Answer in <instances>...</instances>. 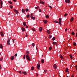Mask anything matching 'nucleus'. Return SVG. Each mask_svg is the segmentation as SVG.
I'll list each match as a JSON object with an SVG mask.
<instances>
[{"instance_id": "obj_30", "label": "nucleus", "mask_w": 77, "mask_h": 77, "mask_svg": "<svg viewBox=\"0 0 77 77\" xmlns=\"http://www.w3.org/2000/svg\"><path fill=\"white\" fill-rule=\"evenodd\" d=\"M68 71V68H66V72H67Z\"/></svg>"}, {"instance_id": "obj_28", "label": "nucleus", "mask_w": 77, "mask_h": 77, "mask_svg": "<svg viewBox=\"0 0 77 77\" xmlns=\"http://www.w3.org/2000/svg\"><path fill=\"white\" fill-rule=\"evenodd\" d=\"M31 70L32 71H33V70H34V67H33V66H32L31 68Z\"/></svg>"}, {"instance_id": "obj_63", "label": "nucleus", "mask_w": 77, "mask_h": 77, "mask_svg": "<svg viewBox=\"0 0 77 77\" xmlns=\"http://www.w3.org/2000/svg\"><path fill=\"white\" fill-rule=\"evenodd\" d=\"M76 35H77V32H76Z\"/></svg>"}, {"instance_id": "obj_11", "label": "nucleus", "mask_w": 77, "mask_h": 77, "mask_svg": "<svg viewBox=\"0 0 77 77\" xmlns=\"http://www.w3.org/2000/svg\"><path fill=\"white\" fill-rule=\"evenodd\" d=\"M43 22L45 24H47V22H48V21L46 20H43Z\"/></svg>"}, {"instance_id": "obj_12", "label": "nucleus", "mask_w": 77, "mask_h": 77, "mask_svg": "<svg viewBox=\"0 0 77 77\" xmlns=\"http://www.w3.org/2000/svg\"><path fill=\"white\" fill-rule=\"evenodd\" d=\"M47 33L48 34H50V33H51V31H50L49 30H47Z\"/></svg>"}, {"instance_id": "obj_9", "label": "nucleus", "mask_w": 77, "mask_h": 77, "mask_svg": "<svg viewBox=\"0 0 77 77\" xmlns=\"http://www.w3.org/2000/svg\"><path fill=\"white\" fill-rule=\"evenodd\" d=\"M65 2L67 3H69V2H70V0H65Z\"/></svg>"}, {"instance_id": "obj_31", "label": "nucleus", "mask_w": 77, "mask_h": 77, "mask_svg": "<svg viewBox=\"0 0 77 77\" xmlns=\"http://www.w3.org/2000/svg\"><path fill=\"white\" fill-rule=\"evenodd\" d=\"M70 57L71 58V59H72V55H71V54H70Z\"/></svg>"}, {"instance_id": "obj_24", "label": "nucleus", "mask_w": 77, "mask_h": 77, "mask_svg": "<svg viewBox=\"0 0 77 77\" xmlns=\"http://www.w3.org/2000/svg\"><path fill=\"white\" fill-rule=\"evenodd\" d=\"M31 17V18L32 20H35V17H33V16H32Z\"/></svg>"}, {"instance_id": "obj_1", "label": "nucleus", "mask_w": 77, "mask_h": 77, "mask_svg": "<svg viewBox=\"0 0 77 77\" xmlns=\"http://www.w3.org/2000/svg\"><path fill=\"white\" fill-rule=\"evenodd\" d=\"M26 57L27 59V60H29V61H30V57H29V55H26Z\"/></svg>"}, {"instance_id": "obj_40", "label": "nucleus", "mask_w": 77, "mask_h": 77, "mask_svg": "<svg viewBox=\"0 0 77 77\" xmlns=\"http://www.w3.org/2000/svg\"><path fill=\"white\" fill-rule=\"evenodd\" d=\"M39 6H37L35 7V9H39Z\"/></svg>"}, {"instance_id": "obj_57", "label": "nucleus", "mask_w": 77, "mask_h": 77, "mask_svg": "<svg viewBox=\"0 0 77 77\" xmlns=\"http://www.w3.org/2000/svg\"><path fill=\"white\" fill-rule=\"evenodd\" d=\"M0 69H2V66H1L0 65Z\"/></svg>"}, {"instance_id": "obj_47", "label": "nucleus", "mask_w": 77, "mask_h": 77, "mask_svg": "<svg viewBox=\"0 0 77 77\" xmlns=\"http://www.w3.org/2000/svg\"><path fill=\"white\" fill-rule=\"evenodd\" d=\"M32 30H33L34 31H36V30H35V29H33V28H32Z\"/></svg>"}, {"instance_id": "obj_55", "label": "nucleus", "mask_w": 77, "mask_h": 77, "mask_svg": "<svg viewBox=\"0 0 77 77\" xmlns=\"http://www.w3.org/2000/svg\"><path fill=\"white\" fill-rule=\"evenodd\" d=\"M44 72H47V70H45L44 71Z\"/></svg>"}, {"instance_id": "obj_39", "label": "nucleus", "mask_w": 77, "mask_h": 77, "mask_svg": "<svg viewBox=\"0 0 77 77\" xmlns=\"http://www.w3.org/2000/svg\"><path fill=\"white\" fill-rule=\"evenodd\" d=\"M32 47H35V43H33L32 44Z\"/></svg>"}, {"instance_id": "obj_33", "label": "nucleus", "mask_w": 77, "mask_h": 77, "mask_svg": "<svg viewBox=\"0 0 77 77\" xmlns=\"http://www.w3.org/2000/svg\"><path fill=\"white\" fill-rule=\"evenodd\" d=\"M53 22H54V23H58V21L57 20H55Z\"/></svg>"}, {"instance_id": "obj_36", "label": "nucleus", "mask_w": 77, "mask_h": 77, "mask_svg": "<svg viewBox=\"0 0 77 77\" xmlns=\"http://www.w3.org/2000/svg\"><path fill=\"white\" fill-rule=\"evenodd\" d=\"M10 8H11V9H12V8H13V6H12V5H10Z\"/></svg>"}, {"instance_id": "obj_54", "label": "nucleus", "mask_w": 77, "mask_h": 77, "mask_svg": "<svg viewBox=\"0 0 77 77\" xmlns=\"http://www.w3.org/2000/svg\"><path fill=\"white\" fill-rule=\"evenodd\" d=\"M32 15H33V14H30V17H31L33 16H32Z\"/></svg>"}, {"instance_id": "obj_38", "label": "nucleus", "mask_w": 77, "mask_h": 77, "mask_svg": "<svg viewBox=\"0 0 77 77\" xmlns=\"http://www.w3.org/2000/svg\"><path fill=\"white\" fill-rule=\"evenodd\" d=\"M26 17L27 18H29V17H30V15H29V14H27Z\"/></svg>"}, {"instance_id": "obj_32", "label": "nucleus", "mask_w": 77, "mask_h": 77, "mask_svg": "<svg viewBox=\"0 0 77 77\" xmlns=\"http://www.w3.org/2000/svg\"><path fill=\"white\" fill-rule=\"evenodd\" d=\"M8 3L11 5L12 4V2L11 1H8Z\"/></svg>"}, {"instance_id": "obj_59", "label": "nucleus", "mask_w": 77, "mask_h": 77, "mask_svg": "<svg viewBox=\"0 0 77 77\" xmlns=\"http://www.w3.org/2000/svg\"><path fill=\"white\" fill-rule=\"evenodd\" d=\"M36 74L37 75V77H38V74H37V73H36Z\"/></svg>"}, {"instance_id": "obj_58", "label": "nucleus", "mask_w": 77, "mask_h": 77, "mask_svg": "<svg viewBox=\"0 0 77 77\" xmlns=\"http://www.w3.org/2000/svg\"><path fill=\"white\" fill-rule=\"evenodd\" d=\"M36 49L37 50V51H38V48H37V47H36Z\"/></svg>"}, {"instance_id": "obj_50", "label": "nucleus", "mask_w": 77, "mask_h": 77, "mask_svg": "<svg viewBox=\"0 0 77 77\" xmlns=\"http://www.w3.org/2000/svg\"><path fill=\"white\" fill-rule=\"evenodd\" d=\"M19 73L20 74H22V73H21V71H19Z\"/></svg>"}, {"instance_id": "obj_56", "label": "nucleus", "mask_w": 77, "mask_h": 77, "mask_svg": "<svg viewBox=\"0 0 77 77\" xmlns=\"http://www.w3.org/2000/svg\"><path fill=\"white\" fill-rule=\"evenodd\" d=\"M26 37H27V33H26Z\"/></svg>"}, {"instance_id": "obj_41", "label": "nucleus", "mask_w": 77, "mask_h": 77, "mask_svg": "<svg viewBox=\"0 0 77 77\" xmlns=\"http://www.w3.org/2000/svg\"><path fill=\"white\" fill-rule=\"evenodd\" d=\"M67 15H68V14H64V17H66V16H67Z\"/></svg>"}, {"instance_id": "obj_17", "label": "nucleus", "mask_w": 77, "mask_h": 77, "mask_svg": "<svg viewBox=\"0 0 77 77\" xmlns=\"http://www.w3.org/2000/svg\"><path fill=\"white\" fill-rule=\"evenodd\" d=\"M73 20H74V17H72L70 19V21H71V22H72V21H73Z\"/></svg>"}, {"instance_id": "obj_26", "label": "nucleus", "mask_w": 77, "mask_h": 77, "mask_svg": "<svg viewBox=\"0 0 77 77\" xmlns=\"http://www.w3.org/2000/svg\"><path fill=\"white\" fill-rule=\"evenodd\" d=\"M22 12H23V13L25 12V10H24V9L23 8L22 10Z\"/></svg>"}, {"instance_id": "obj_3", "label": "nucleus", "mask_w": 77, "mask_h": 77, "mask_svg": "<svg viewBox=\"0 0 77 77\" xmlns=\"http://www.w3.org/2000/svg\"><path fill=\"white\" fill-rule=\"evenodd\" d=\"M7 44L8 45H11V44H10V41L9 40V38H8L7 41Z\"/></svg>"}, {"instance_id": "obj_42", "label": "nucleus", "mask_w": 77, "mask_h": 77, "mask_svg": "<svg viewBox=\"0 0 77 77\" xmlns=\"http://www.w3.org/2000/svg\"><path fill=\"white\" fill-rule=\"evenodd\" d=\"M25 11H26V12H27L28 11H29V9L27 8H26V9Z\"/></svg>"}, {"instance_id": "obj_14", "label": "nucleus", "mask_w": 77, "mask_h": 77, "mask_svg": "<svg viewBox=\"0 0 77 77\" xmlns=\"http://www.w3.org/2000/svg\"><path fill=\"white\" fill-rule=\"evenodd\" d=\"M60 57L61 59L62 60V59H63V57L62 56L61 54L60 55Z\"/></svg>"}, {"instance_id": "obj_60", "label": "nucleus", "mask_w": 77, "mask_h": 77, "mask_svg": "<svg viewBox=\"0 0 77 77\" xmlns=\"http://www.w3.org/2000/svg\"><path fill=\"white\" fill-rule=\"evenodd\" d=\"M13 1H14V2H16V0H13Z\"/></svg>"}, {"instance_id": "obj_53", "label": "nucleus", "mask_w": 77, "mask_h": 77, "mask_svg": "<svg viewBox=\"0 0 77 77\" xmlns=\"http://www.w3.org/2000/svg\"><path fill=\"white\" fill-rule=\"evenodd\" d=\"M26 28H28V26H27V25H26V26H25Z\"/></svg>"}, {"instance_id": "obj_20", "label": "nucleus", "mask_w": 77, "mask_h": 77, "mask_svg": "<svg viewBox=\"0 0 77 77\" xmlns=\"http://www.w3.org/2000/svg\"><path fill=\"white\" fill-rule=\"evenodd\" d=\"M23 24L25 27H26V22H23Z\"/></svg>"}, {"instance_id": "obj_4", "label": "nucleus", "mask_w": 77, "mask_h": 77, "mask_svg": "<svg viewBox=\"0 0 77 77\" xmlns=\"http://www.w3.org/2000/svg\"><path fill=\"white\" fill-rule=\"evenodd\" d=\"M14 10L16 14H18V13H19V12H18V10L15 9H14Z\"/></svg>"}, {"instance_id": "obj_10", "label": "nucleus", "mask_w": 77, "mask_h": 77, "mask_svg": "<svg viewBox=\"0 0 77 77\" xmlns=\"http://www.w3.org/2000/svg\"><path fill=\"white\" fill-rule=\"evenodd\" d=\"M11 60H14V56H12L11 58H10Z\"/></svg>"}, {"instance_id": "obj_6", "label": "nucleus", "mask_w": 77, "mask_h": 77, "mask_svg": "<svg viewBox=\"0 0 77 77\" xmlns=\"http://www.w3.org/2000/svg\"><path fill=\"white\" fill-rule=\"evenodd\" d=\"M54 68L55 69H57V66L56 64H54L53 66Z\"/></svg>"}, {"instance_id": "obj_19", "label": "nucleus", "mask_w": 77, "mask_h": 77, "mask_svg": "<svg viewBox=\"0 0 77 77\" xmlns=\"http://www.w3.org/2000/svg\"><path fill=\"white\" fill-rule=\"evenodd\" d=\"M26 54L27 55H28V56H29V51H26Z\"/></svg>"}, {"instance_id": "obj_5", "label": "nucleus", "mask_w": 77, "mask_h": 77, "mask_svg": "<svg viewBox=\"0 0 77 77\" xmlns=\"http://www.w3.org/2000/svg\"><path fill=\"white\" fill-rule=\"evenodd\" d=\"M53 45H55L56 46H57V43L55 42H53Z\"/></svg>"}, {"instance_id": "obj_13", "label": "nucleus", "mask_w": 77, "mask_h": 77, "mask_svg": "<svg viewBox=\"0 0 77 77\" xmlns=\"http://www.w3.org/2000/svg\"><path fill=\"white\" fill-rule=\"evenodd\" d=\"M0 5H1V8H2V0H0Z\"/></svg>"}, {"instance_id": "obj_8", "label": "nucleus", "mask_w": 77, "mask_h": 77, "mask_svg": "<svg viewBox=\"0 0 77 77\" xmlns=\"http://www.w3.org/2000/svg\"><path fill=\"white\" fill-rule=\"evenodd\" d=\"M38 65L37 66V68L38 69H39L40 68V64L38 65V64H37Z\"/></svg>"}, {"instance_id": "obj_51", "label": "nucleus", "mask_w": 77, "mask_h": 77, "mask_svg": "<svg viewBox=\"0 0 77 77\" xmlns=\"http://www.w3.org/2000/svg\"><path fill=\"white\" fill-rule=\"evenodd\" d=\"M12 40L13 41V43H14V41H15V39H12Z\"/></svg>"}, {"instance_id": "obj_64", "label": "nucleus", "mask_w": 77, "mask_h": 77, "mask_svg": "<svg viewBox=\"0 0 77 77\" xmlns=\"http://www.w3.org/2000/svg\"><path fill=\"white\" fill-rule=\"evenodd\" d=\"M68 74H69V72H68Z\"/></svg>"}, {"instance_id": "obj_21", "label": "nucleus", "mask_w": 77, "mask_h": 77, "mask_svg": "<svg viewBox=\"0 0 77 77\" xmlns=\"http://www.w3.org/2000/svg\"><path fill=\"white\" fill-rule=\"evenodd\" d=\"M40 1L41 3H42V4L43 5H44L45 4L44 2L42 1L41 0H40Z\"/></svg>"}, {"instance_id": "obj_35", "label": "nucleus", "mask_w": 77, "mask_h": 77, "mask_svg": "<svg viewBox=\"0 0 77 77\" xmlns=\"http://www.w3.org/2000/svg\"><path fill=\"white\" fill-rule=\"evenodd\" d=\"M72 35H75V34L74 33V32H72Z\"/></svg>"}, {"instance_id": "obj_15", "label": "nucleus", "mask_w": 77, "mask_h": 77, "mask_svg": "<svg viewBox=\"0 0 77 77\" xmlns=\"http://www.w3.org/2000/svg\"><path fill=\"white\" fill-rule=\"evenodd\" d=\"M0 48H2V49H3V45H2V44H0Z\"/></svg>"}, {"instance_id": "obj_37", "label": "nucleus", "mask_w": 77, "mask_h": 77, "mask_svg": "<svg viewBox=\"0 0 77 77\" xmlns=\"http://www.w3.org/2000/svg\"><path fill=\"white\" fill-rule=\"evenodd\" d=\"M45 17L46 18H48L49 17V16H48V15H46Z\"/></svg>"}, {"instance_id": "obj_46", "label": "nucleus", "mask_w": 77, "mask_h": 77, "mask_svg": "<svg viewBox=\"0 0 77 77\" xmlns=\"http://www.w3.org/2000/svg\"><path fill=\"white\" fill-rule=\"evenodd\" d=\"M25 58H26V55H24V56H23V59H25Z\"/></svg>"}, {"instance_id": "obj_29", "label": "nucleus", "mask_w": 77, "mask_h": 77, "mask_svg": "<svg viewBox=\"0 0 77 77\" xmlns=\"http://www.w3.org/2000/svg\"><path fill=\"white\" fill-rule=\"evenodd\" d=\"M3 57H2L0 59V61H2L3 60Z\"/></svg>"}, {"instance_id": "obj_45", "label": "nucleus", "mask_w": 77, "mask_h": 77, "mask_svg": "<svg viewBox=\"0 0 77 77\" xmlns=\"http://www.w3.org/2000/svg\"><path fill=\"white\" fill-rule=\"evenodd\" d=\"M14 56L15 57H17V54L16 53L15 54Z\"/></svg>"}, {"instance_id": "obj_2", "label": "nucleus", "mask_w": 77, "mask_h": 77, "mask_svg": "<svg viewBox=\"0 0 77 77\" xmlns=\"http://www.w3.org/2000/svg\"><path fill=\"white\" fill-rule=\"evenodd\" d=\"M58 23L59 24H61V23H62V20H61V19L60 18H59V22H58Z\"/></svg>"}, {"instance_id": "obj_7", "label": "nucleus", "mask_w": 77, "mask_h": 77, "mask_svg": "<svg viewBox=\"0 0 77 77\" xmlns=\"http://www.w3.org/2000/svg\"><path fill=\"white\" fill-rule=\"evenodd\" d=\"M1 36H4V34H3V31H1L0 32Z\"/></svg>"}, {"instance_id": "obj_61", "label": "nucleus", "mask_w": 77, "mask_h": 77, "mask_svg": "<svg viewBox=\"0 0 77 77\" xmlns=\"http://www.w3.org/2000/svg\"><path fill=\"white\" fill-rule=\"evenodd\" d=\"M72 77H74V75H72Z\"/></svg>"}, {"instance_id": "obj_34", "label": "nucleus", "mask_w": 77, "mask_h": 77, "mask_svg": "<svg viewBox=\"0 0 77 77\" xmlns=\"http://www.w3.org/2000/svg\"><path fill=\"white\" fill-rule=\"evenodd\" d=\"M56 39V37H54L53 38H52V40L53 41H54V40H55Z\"/></svg>"}, {"instance_id": "obj_48", "label": "nucleus", "mask_w": 77, "mask_h": 77, "mask_svg": "<svg viewBox=\"0 0 77 77\" xmlns=\"http://www.w3.org/2000/svg\"><path fill=\"white\" fill-rule=\"evenodd\" d=\"M49 7L50 8V9H52V7H51V6L49 5Z\"/></svg>"}, {"instance_id": "obj_23", "label": "nucleus", "mask_w": 77, "mask_h": 77, "mask_svg": "<svg viewBox=\"0 0 77 77\" xmlns=\"http://www.w3.org/2000/svg\"><path fill=\"white\" fill-rule=\"evenodd\" d=\"M41 61L42 63H44V60L43 59H42L41 60Z\"/></svg>"}, {"instance_id": "obj_18", "label": "nucleus", "mask_w": 77, "mask_h": 77, "mask_svg": "<svg viewBox=\"0 0 77 77\" xmlns=\"http://www.w3.org/2000/svg\"><path fill=\"white\" fill-rule=\"evenodd\" d=\"M22 73H23L24 75H27V72H23Z\"/></svg>"}, {"instance_id": "obj_49", "label": "nucleus", "mask_w": 77, "mask_h": 77, "mask_svg": "<svg viewBox=\"0 0 77 77\" xmlns=\"http://www.w3.org/2000/svg\"><path fill=\"white\" fill-rule=\"evenodd\" d=\"M67 30H68V29H67V28H66L65 29V32L67 31Z\"/></svg>"}, {"instance_id": "obj_16", "label": "nucleus", "mask_w": 77, "mask_h": 77, "mask_svg": "<svg viewBox=\"0 0 77 77\" xmlns=\"http://www.w3.org/2000/svg\"><path fill=\"white\" fill-rule=\"evenodd\" d=\"M21 29L22 32H24L25 31V28L22 27Z\"/></svg>"}, {"instance_id": "obj_44", "label": "nucleus", "mask_w": 77, "mask_h": 77, "mask_svg": "<svg viewBox=\"0 0 77 77\" xmlns=\"http://www.w3.org/2000/svg\"><path fill=\"white\" fill-rule=\"evenodd\" d=\"M73 45L74 46H75V45H76V43H73Z\"/></svg>"}, {"instance_id": "obj_22", "label": "nucleus", "mask_w": 77, "mask_h": 77, "mask_svg": "<svg viewBox=\"0 0 77 77\" xmlns=\"http://www.w3.org/2000/svg\"><path fill=\"white\" fill-rule=\"evenodd\" d=\"M42 27H40L39 29V31H40V32H42Z\"/></svg>"}, {"instance_id": "obj_25", "label": "nucleus", "mask_w": 77, "mask_h": 77, "mask_svg": "<svg viewBox=\"0 0 77 77\" xmlns=\"http://www.w3.org/2000/svg\"><path fill=\"white\" fill-rule=\"evenodd\" d=\"M51 49H52V47H51V46H50L49 48V50H50V51H51Z\"/></svg>"}, {"instance_id": "obj_43", "label": "nucleus", "mask_w": 77, "mask_h": 77, "mask_svg": "<svg viewBox=\"0 0 77 77\" xmlns=\"http://www.w3.org/2000/svg\"><path fill=\"white\" fill-rule=\"evenodd\" d=\"M39 12H42V10L41 9H39Z\"/></svg>"}, {"instance_id": "obj_27", "label": "nucleus", "mask_w": 77, "mask_h": 77, "mask_svg": "<svg viewBox=\"0 0 77 77\" xmlns=\"http://www.w3.org/2000/svg\"><path fill=\"white\" fill-rule=\"evenodd\" d=\"M52 37V35H49V38H51V37Z\"/></svg>"}, {"instance_id": "obj_62", "label": "nucleus", "mask_w": 77, "mask_h": 77, "mask_svg": "<svg viewBox=\"0 0 77 77\" xmlns=\"http://www.w3.org/2000/svg\"><path fill=\"white\" fill-rule=\"evenodd\" d=\"M8 15H10V12L8 14Z\"/></svg>"}, {"instance_id": "obj_52", "label": "nucleus", "mask_w": 77, "mask_h": 77, "mask_svg": "<svg viewBox=\"0 0 77 77\" xmlns=\"http://www.w3.org/2000/svg\"><path fill=\"white\" fill-rule=\"evenodd\" d=\"M75 68H76V70H77V65L76 66H75Z\"/></svg>"}]
</instances>
